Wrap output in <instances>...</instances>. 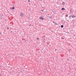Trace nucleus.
Here are the masks:
<instances>
[{
	"label": "nucleus",
	"instance_id": "f257e3e1",
	"mask_svg": "<svg viewBox=\"0 0 76 76\" xmlns=\"http://www.w3.org/2000/svg\"><path fill=\"white\" fill-rule=\"evenodd\" d=\"M69 18H71V17H72V18H76V16L74 15H71V16H69Z\"/></svg>",
	"mask_w": 76,
	"mask_h": 76
},
{
	"label": "nucleus",
	"instance_id": "f03ea898",
	"mask_svg": "<svg viewBox=\"0 0 76 76\" xmlns=\"http://www.w3.org/2000/svg\"><path fill=\"white\" fill-rule=\"evenodd\" d=\"M40 19H41V20H43L44 19V18H42V17H40L39 18Z\"/></svg>",
	"mask_w": 76,
	"mask_h": 76
},
{
	"label": "nucleus",
	"instance_id": "7ed1b4c3",
	"mask_svg": "<svg viewBox=\"0 0 76 76\" xmlns=\"http://www.w3.org/2000/svg\"><path fill=\"white\" fill-rule=\"evenodd\" d=\"M3 16V15H0V20L2 19V17Z\"/></svg>",
	"mask_w": 76,
	"mask_h": 76
},
{
	"label": "nucleus",
	"instance_id": "20e7f679",
	"mask_svg": "<svg viewBox=\"0 0 76 76\" xmlns=\"http://www.w3.org/2000/svg\"><path fill=\"white\" fill-rule=\"evenodd\" d=\"M20 16L22 17H23V16H24L23 14V13H21Z\"/></svg>",
	"mask_w": 76,
	"mask_h": 76
},
{
	"label": "nucleus",
	"instance_id": "39448f33",
	"mask_svg": "<svg viewBox=\"0 0 76 76\" xmlns=\"http://www.w3.org/2000/svg\"><path fill=\"white\" fill-rule=\"evenodd\" d=\"M62 4H63V5H64V4H65V2H62Z\"/></svg>",
	"mask_w": 76,
	"mask_h": 76
},
{
	"label": "nucleus",
	"instance_id": "423d86ee",
	"mask_svg": "<svg viewBox=\"0 0 76 76\" xmlns=\"http://www.w3.org/2000/svg\"><path fill=\"white\" fill-rule=\"evenodd\" d=\"M49 18L50 19H53V17H51V16H49Z\"/></svg>",
	"mask_w": 76,
	"mask_h": 76
},
{
	"label": "nucleus",
	"instance_id": "0eeeda50",
	"mask_svg": "<svg viewBox=\"0 0 76 76\" xmlns=\"http://www.w3.org/2000/svg\"><path fill=\"white\" fill-rule=\"evenodd\" d=\"M61 28H63V27H64L63 25H61Z\"/></svg>",
	"mask_w": 76,
	"mask_h": 76
},
{
	"label": "nucleus",
	"instance_id": "6e6552de",
	"mask_svg": "<svg viewBox=\"0 0 76 76\" xmlns=\"http://www.w3.org/2000/svg\"><path fill=\"white\" fill-rule=\"evenodd\" d=\"M65 10V8H63L62 9V10Z\"/></svg>",
	"mask_w": 76,
	"mask_h": 76
},
{
	"label": "nucleus",
	"instance_id": "1a4fd4ad",
	"mask_svg": "<svg viewBox=\"0 0 76 76\" xmlns=\"http://www.w3.org/2000/svg\"><path fill=\"white\" fill-rule=\"evenodd\" d=\"M15 9V7H13L12 8V10H14V9Z\"/></svg>",
	"mask_w": 76,
	"mask_h": 76
},
{
	"label": "nucleus",
	"instance_id": "9d476101",
	"mask_svg": "<svg viewBox=\"0 0 76 76\" xmlns=\"http://www.w3.org/2000/svg\"><path fill=\"white\" fill-rule=\"evenodd\" d=\"M61 38L62 39H64V38L63 37H61Z\"/></svg>",
	"mask_w": 76,
	"mask_h": 76
},
{
	"label": "nucleus",
	"instance_id": "9b49d317",
	"mask_svg": "<svg viewBox=\"0 0 76 76\" xmlns=\"http://www.w3.org/2000/svg\"><path fill=\"white\" fill-rule=\"evenodd\" d=\"M55 25H57V23H55Z\"/></svg>",
	"mask_w": 76,
	"mask_h": 76
},
{
	"label": "nucleus",
	"instance_id": "f8f14e48",
	"mask_svg": "<svg viewBox=\"0 0 76 76\" xmlns=\"http://www.w3.org/2000/svg\"><path fill=\"white\" fill-rule=\"evenodd\" d=\"M53 23H55V22L54 21H53Z\"/></svg>",
	"mask_w": 76,
	"mask_h": 76
},
{
	"label": "nucleus",
	"instance_id": "ddd939ff",
	"mask_svg": "<svg viewBox=\"0 0 76 76\" xmlns=\"http://www.w3.org/2000/svg\"><path fill=\"white\" fill-rule=\"evenodd\" d=\"M28 2H30V0H28Z\"/></svg>",
	"mask_w": 76,
	"mask_h": 76
},
{
	"label": "nucleus",
	"instance_id": "4468645a",
	"mask_svg": "<svg viewBox=\"0 0 76 76\" xmlns=\"http://www.w3.org/2000/svg\"><path fill=\"white\" fill-rule=\"evenodd\" d=\"M37 39H38V40L39 39V38H37Z\"/></svg>",
	"mask_w": 76,
	"mask_h": 76
},
{
	"label": "nucleus",
	"instance_id": "2eb2a0df",
	"mask_svg": "<svg viewBox=\"0 0 76 76\" xmlns=\"http://www.w3.org/2000/svg\"><path fill=\"white\" fill-rule=\"evenodd\" d=\"M10 9H11V10H12V8H11Z\"/></svg>",
	"mask_w": 76,
	"mask_h": 76
},
{
	"label": "nucleus",
	"instance_id": "dca6fc26",
	"mask_svg": "<svg viewBox=\"0 0 76 76\" xmlns=\"http://www.w3.org/2000/svg\"><path fill=\"white\" fill-rule=\"evenodd\" d=\"M7 29H9V27H7Z\"/></svg>",
	"mask_w": 76,
	"mask_h": 76
},
{
	"label": "nucleus",
	"instance_id": "f3484780",
	"mask_svg": "<svg viewBox=\"0 0 76 76\" xmlns=\"http://www.w3.org/2000/svg\"><path fill=\"white\" fill-rule=\"evenodd\" d=\"M69 60V59H67V61H68V60Z\"/></svg>",
	"mask_w": 76,
	"mask_h": 76
},
{
	"label": "nucleus",
	"instance_id": "a211bd4d",
	"mask_svg": "<svg viewBox=\"0 0 76 76\" xmlns=\"http://www.w3.org/2000/svg\"><path fill=\"white\" fill-rule=\"evenodd\" d=\"M11 32H12V31H11Z\"/></svg>",
	"mask_w": 76,
	"mask_h": 76
},
{
	"label": "nucleus",
	"instance_id": "6ab92c4d",
	"mask_svg": "<svg viewBox=\"0 0 76 76\" xmlns=\"http://www.w3.org/2000/svg\"><path fill=\"white\" fill-rule=\"evenodd\" d=\"M70 50H71V49H69V50L70 51Z\"/></svg>",
	"mask_w": 76,
	"mask_h": 76
},
{
	"label": "nucleus",
	"instance_id": "aec40b11",
	"mask_svg": "<svg viewBox=\"0 0 76 76\" xmlns=\"http://www.w3.org/2000/svg\"><path fill=\"white\" fill-rule=\"evenodd\" d=\"M56 50H56V49H55V51H56Z\"/></svg>",
	"mask_w": 76,
	"mask_h": 76
},
{
	"label": "nucleus",
	"instance_id": "412c9836",
	"mask_svg": "<svg viewBox=\"0 0 76 76\" xmlns=\"http://www.w3.org/2000/svg\"><path fill=\"white\" fill-rule=\"evenodd\" d=\"M42 10V12H43V11H42V10Z\"/></svg>",
	"mask_w": 76,
	"mask_h": 76
},
{
	"label": "nucleus",
	"instance_id": "4be33fe9",
	"mask_svg": "<svg viewBox=\"0 0 76 76\" xmlns=\"http://www.w3.org/2000/svg\"><path fill=\"white\" fill-rule=\"evenodd\" d=\"M69 32H68V34H69Z\"/></svg>",
	"mask_w": 76,
	"mask_h": 76
},
{
	"label": "nucleus",
	"instance_id": "5701e85b",
	"mask_svg": "<svg viewBox=\"0 0 76 76\" xmlns=\"http://www.w3.org/2000/svg\"><path fill=\"white\" fill-rule=\"evenodd\" d=\"M5 56L6 55V54H5Z\"/></svg>",
	"mask_w": 76,
	"mask_h": 76
},
{
	"label": "nucleus",
	"instance_id": "b1692460",
	"mask_svg": "<svg viewBox=\"0 0 76 76\" xmlns=\"http://www.w3.org/2000/svg\"><path fill=\"white\" fill-rule=\"evenodd\" d=\"M20 73V72H18V73Z\"/></svg>",
	"mask_w": 76,
	"mask_h": 76
},
{
	"label": "nucleus",
	"instance_id": "393cba45",
	"mask_svg": "<svg viewBox=\"0 0 76 76\" xmlns=\"http://www.w3.org/2000/svg\"><path fill=\"white\" fill-rule=\"evenodd\" d=\"M30 25L31 26V25L30 24Z\"/></svg>",
	"mask_w": 76,
	"mask_h": 76
},
{
	"label": "nucleus",
	"instance_id": "a878e982",
	"mask_svg": "<svg viewBox=\"0 0 76 76\" xmlns=\"http://www.w3.org/2000/svg\"><path fill=\"white\" fill-rule=\"evenodd\" d=\"M21 72H22V71H21Z\"/></svg>",
	"mask_w": 76,
	"mask_h": 76
},
{
	"label": "nucleus",
	"instance_id": "bb28decb",
	"mask_svg": "<svg viewBox=\"0 0 76 76\" xmlns=\"http://www.w3.org/2000/svg\"><path fill=\"white\" fill-rule=\"evenodd\" d=\"M0 34H1V33H0Z\"/></svg>",
	"mask_w": 76,
	"mask_h": 76
},
{
	"label": "nucleus",
	"instance_id": "cd10ccee",
	"mask_svg": "<svg viewBox=\"0 0 76 76\" xmlns=\"http://www.w3.org/2000/svg\"><path fill=\"white\" fill-rule=\"evenodd\" d=\"M47 50H48L47 49Z\"/></svg>",
	"mask_w": 76,
	"mask_h": 76
},
{
	"label": "nucleus",
	"instance_id": "c85d7f7f",
	"mask_svg": "<svg viewBox=\"0 0 76 76\" xmlns=\"http://www.w3.org/2000/svg\"><path fill=\"white\" fill-rule=\"evenodd\" d=\"M24 35H25V34H24Z\"/></svg>",
	"mask_w": 76,
	"mask_h": 76
}]
</instances>
